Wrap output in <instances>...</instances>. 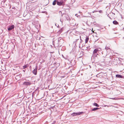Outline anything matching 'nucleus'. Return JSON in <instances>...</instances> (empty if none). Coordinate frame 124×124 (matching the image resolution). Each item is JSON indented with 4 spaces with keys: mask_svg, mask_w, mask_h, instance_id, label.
<instances>
[{
    "mask_svg": "<svg viewBox=\"0 0 124 124\" xmlns=\"http://www.w3.org/2000/svg\"><path fill=\"white\" fill-rule=\"evenodd\" d=\"M60 21H61V22H62V21H61V19H60Z\"/></svg>",
    "mask_w": 124,
    "mask_h": 124,
    "instance_id": "c85d7f7f",
    "label": "nucleus"
},
{
    "mask_svg": "<svg viewBox=\"0 0 124 124\" xmlns=\"http://www.w3.org/2000/svg\"><path fill=\"white\" fill-rule=\"evenodd\" d=\"M110 45L109 44H107L106 46L105 47V49L106 50L109 49L110 50V49L109 48Z\"/></svg>",
    "mask_w": 124,
    "mask_h": 124,
    "instance_id": "423d86ee",
    "label": "nucleus"
},
{
    "mask_svg": "<svg viewBox=\"0 0 124 124\" xmlns=\"http://www.w3.org/2000/svg\"><path fill=\"white\" fill-rule=\"evenodd\" d=\"M78 23H76L73 26H74V27H75L76 26V27H77V26L78 25Z\"/></svg>",
    "mask_w": 124,
    "mask_h": 124,
    "instance_id": "a211bd4d",
    "label": "nucleus"
},
{
    "mask_svg": "<svg viewBox=\"0 0 124 124\" xmlns=\"http://www.w3.org/2000/svg\"><path fill=\"white\" fill-rule=\"evenodd\" d=\"M99 13H101L102 12V11L101 10H100L99 11Z\"/></svg>",
    "mask_w": 124,
    "mask_h": 124,
    "instance_id": "4be33fe9",
    "label": "nucleus"
},
{
    "mask_svg": "<svg viewBox=\"0 0 124 124\" xmlns=\"http://www.w3.org/2000/svg\"><path fill=\"white\" fill-rule=\"evenodd\" d=\"M83 113V112H79L78 113H73L71 114V115L73 116L79 115Z\"/></svg>",
    "mask_w": 124,
    "mask_h": 124,
    "instance_id": "20e7f679",
    "label": "nucleus"
},
{
    "mask_svg": "<svg viewBox=\"0 0 124 124\" xmlns=\"http://www.w3.org/2000/svg\"><path fill=\"white\" fill-rule=\"evenodd\" d=\"M107 106L108 107L109 106H107V105H105L104 106V107H106V106Z\"/></svg>",
    "mask_w": 124,
    "mask_h": 124,
    "instance_id": "a878e982",
    "label": "nucleus"
},
{
    "mask_svg": "<svg viewBox=\"0 0 124 124\" xmlns=\"http://www.w3.org/2000/svg\"><path fill=\"white\" fill-rule=\"evenodd\" d=\"M65 17L67 20L69 21L70 20V18L69 15H67L65 16Z\"/></svg>",
    "mask_w": 124,
    "mask_h": 124,
    "instance_id": "1a4fd4ad",
    "label": "nucleus"
},
{
    "mask_svg": "<svg viewBox=\"0 0 124 124\" xmlns=\"http://www.w3.org/2000/svg\"><path fill=\"white\" fill-rule=\"evenodd\" d=\"M93 104L94 106H95L96 107H99V105L98 104H97V103H93Z\"/></svg>",
    "mask_w": 124,
    "mask_h": 124,
    "instance_id": "4468645a",
    "label": "nucleus"
},
{
    "mask_svg": "<svg viewBox=\"0 0 124 124\" xmlns=\"http://www.w3.org/2000/svg\"><path fill=\"white\" fill-rule=\"evenodd\" d=\"M62 31V28L59 31H58V33H61Z\"/></svg>",
    "mask_w": 124,
    "mask_h": 124,
    "instance_id": "f3484780",
    "label": "nucleus"
},
{
    "mask_svg": "<svg viewBox=\"0 0 124 124\" xmlns=\"http://www.w3.org/2000/svg\"><path fill=\"white\" fill-rule=\"evenodd\" d=\"M59 38L58 39V41H59Z\"/></svg>",
    "mask_w": 124,
    "mask_h": 124,
    "instance_id": "cd10ccee",
    "label": "nucleus"
},
{
    "mask_svg": "<svg viewBox=\"0 0 124 124\" xmlns=\"http://www.w3.org/2000/svg\"><path fill=\"white\" fill-rule=\"evenodd\" d=\"M3 0V2H5L6 1V0Z\"/></svg>",
    "mask_w": 124,
    "mask_h": 124,
    "instance_id": "393cba45",
    "label": "nucleus"
},
{
    "mask_svg": "<svg viewBox=\"0 0 124 124\" xmlns=\"http://www.w3.org/2000/svg\"><path fill=\"white\" fill-rule=\"evenodd\" d=\"M59 13H61V14H62V12H61V11H60L59 12Z\"/></svg>",
    "mask_w": 124,
    "mask_h": 124,
    "instance_id": "5701e85b",
    "label": "nucleus"
},
{
    "mask_svg": "<svg viewBox=\"0 0 124 124\" xmlns=\"http://www.w3.org/2000/svg\"><path fill=\"white\" fill-rule=\"evenodd\" d=\"M89 40V38L87 37L85 39V43H87Z\"/></svg>",
    "mask_w": 124,
    "mask_h": 124,
    "instance_id": "2eb2a0df",
    "label": "nucleus"
},
{
    "mask_svg": "<svg viewBox=\"0 0 124 124\" xmlns=\"http://www.w3.org/2000/svg\"><path fill=\"white\" fill-rule=\"evenodd\" d=\"M111 99L113 100H115V98H112Z\"/></svg>",
    "mask_w": 124,
    "mask_h": 124,
    "instance_id": "b1692460",
    "label": "nucleus"
},
{
    "mask_svg": "<svg viewBox=\"0 0 124 124\" xmlns=\"http://www.w3.org/2000/svg\"><path fill=\"white\" fill-rule=\"evenodd\" d=\"M101 50V49L100 48L95 49L93 51L92 56L96 57L97 55H98V54H97V52L100 51Z\"/></svg>",
    "mask_w": 124,
    "mask_h": 124,
    "instance_id": "f03ea898",
    "label": "nucleus"
},
{
    "mask_svg": "<svg viewBox=\"0 0 124 124\" xmlns=\"http://www.w3.org/2000/svg\"><path fill=\"white\" fill-rule=\"evenodd\" d=\"M14 27V25H12L10 26L9 28H8V30L9 31H10L13 29Z\"/></svg>",
    "mask_w": 124,
    "mask_h": 124,
    "instance_id": "6e6552de",
    "label": "nucleus"
},
{
    "mask_svg": "<svg viewBox=\"0 0 124 124\" xmlns=\"http://www.w3.org/2000/svg\"><path fill=\"white\" fill-rule=\"evenodd\" d=\"M57 4L59 6L64 5V2L63 0H57Z\"/></svg>",
    "mask_w": 124,
    "mask_h": 124,
    "instance_id": "7ed1b4c3",
    "label": "nucleus"
},
{
    "mask_svg": "<svg viewBox=\"0 0 124 124\" xmlns=\"http://www.w3.org/2000/svg\"><path fill=\"white\" fill-rule=\"evenodd\" d=\"M56 2L57 3V0H54L53 3V5H55L56 4Z\"/></svg>",
    "mask_w": 124,
    "mask_h": 124,
    "instance_id": "ddd939ff",
    "label": "nucleus"
},
{
    "mask_svg": "<svg viewBox=\"0 0 124 124\" xmlns=\"http://www.w3.org/2000/svg\"><path fill=\"white\" fill-rule=\"evenodd\" d=\"M37 66H36L35 68L34 69V70L32 71L33 73V74H34L35 75H36L37 74Z\"/></svg>",
    "mask_w": 124,
    "mask_h": 124,
    "instance_id": "39448f33",
    "label": "nucleus"
},
{
    "mask_svg": "<svg viewBox=\"0 0 124 124\" xmlns=\"http://www.w3.org/2000/svg\"><path fill=\"white\" fill-rule=\"evenodd\" d=\"M31 83L30 82H25L23 83V85H30Z\"/></svg>",
    "mask_w": 124,
    "mask_h": 124,
    "instance_id": "0eeeda50",
    "label": "nucleus"
},
{
    "mask_svg": "<svg viewBox=\"0 0 124 124\" xmlns=\"http://www.w3.org/2000/svg\"><path fill=\"white\" fill-rule=\"evenodd\" d=\"M27 67V65H26L23 66V69H24L25 68H26Z\"/></svg>",
    "mask_w": 124,
    "mask_h": 124,
    "instance_id": "dca6fc26",
    "label": "nucleus"
},
{
    "mask_svg": "<svg viewBox=\"0 0 124 124\" xmlns=\"http://www.w3.org/2000/svg\"><path fill=\"white\" fill-rule=\"evenodd\" d=\"M77 15V14H76V15H76H76Z\"/></svg>",
    "mask_w": 124,
    "mask_h": 124,
    "instance_id": "c756f323",
    "label": "nucleus"
},
{
    "mask_svg": "<svg viewBox=\"0 0 124 124\" xmlns=\"http://www.w3.org/2000/svg\"><path fill=\"white\" fill-rule=\"evenodd\" d=\"M98 12V11H97L96 10H94L92 12V13H94V12Z\"/></svg>",
    "mask_w": 124,
    "mask_h": 124,
    "instance_id": "aec40b11",
    "label": "nucleus"
},
{
    "mask_svg": "<svg viewBox=\"0 0 124 124\" xmlns=\"http://www.w3.org/2000/svg\"><path fill=\"white\" fill-rule=\"evenodd\" d=\"M113 23L115 25L118 24V23L116 20H114L113 21Z\"/></svg>",
    "mask_w": 124,
    "mask_h": 124,
    "instance_id": "9b49d317",
    "label": "nucleus"
},
{
    "mask_svg": "<svg viewBox=\"0 0 124 124\" xmlns=\"http://www.w3.org/2000/svg\"><path fill=\"white\" fill-rule=\"evenodd\" d=\"M62 57H63V58H64L65 59H66L67 58L66 57H64V56H63V55L62 54Z\"/></svg>",
    "mask_w": 124,
    "mask_h": 124,
    "instance_id": "412c9836",
    "label": "nucleus"
},
{
    "mask_svg": "<svg viewBox=\"0 0 124 124\" xmlns=\"http://www.w3.org/2000/svg\"><path fill=\"white\" fill-rule=\"evenodd\" d=\"M75 40L73 42V44L75 45H76L77 44L80 45L82 41L81 36L79 35L76 36L75 37Z\"/></svg>",
    "mask_w": 124,
    "mask_h": 124,
    "instance_id": "f257e3e1",
    "label": "nucleus"
},
{
    "mask_svg": "<svg viewBox=\"0 0 124 124\" xmlns=\"http://www.w3.org/2000/svg\"><path fill=\"white\" fill-rule=\"evenodd\" d=\"M116 77L120 78H123V76L122 75L119 74H117L116 75Z\"/></svg>",
    "mask_w": 124,
    "mask_h": 124,
    "instance_id": "9d476101",
    "label": "nucleus"
},
{
    "mask_svg": "<svg viewBox=\"0 0 124 124\" xmlns=\"http://www.w3.org/2000/svg\"><path fill=\"white\" fill-rule=\"evenodd\" d=\"M56 122V121H54L53 123L52 124H55Z\"/></svg>",
    "mask_w": 124,
    "mask_h": 124,
    "instance_id": "6ab92c4d",
    "label": "nucleus"
},
{
    "mask_svg": "<svg viewBox=\"0 0 124 124\" xmlns=\"http://www.w3.org/2000/svg\"><path fill=\"white\" fill-rule=\"evenodd\" d=\"M99 108H94L92 109L91 110L92 111H94L97 110L98 109H99Z\"/></svg>",
    "mask_w": 124,
    "mask_h": 124,
    "instance_id": "f8f14e48",
    "label": "nucleus"
},
{
    "mask_svg": "<svg viewBox=\"0 0 124 124\" xmlns=\"http://www.w3.org/2000/svg\"><path fill=\"white\" fill-rule=\"evenodd\" d=\"M63 15V14H62V15H61V16H62H62Z\"/></svg>",
    "mask_w": 124,
    "mask_h": 124,
    "instance_id": "bb28decb",
    "label": "nucleus"
}]
</instances>
